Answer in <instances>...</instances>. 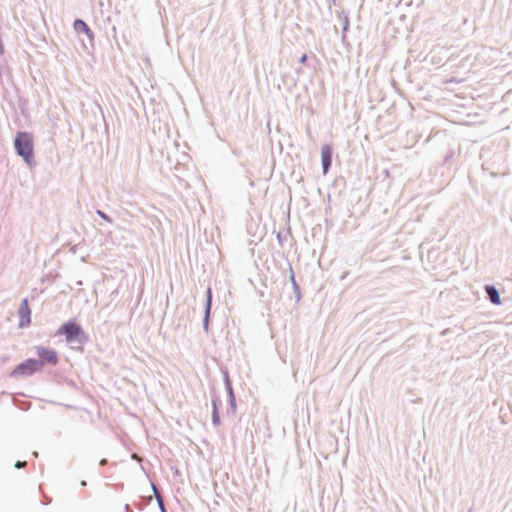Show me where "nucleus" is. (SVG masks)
I'll return each instance as SVG.
<instances>
[{
	"mask_svg": "<svg viewBox=\"0 0 512 512\" xmlns=\"http://www.w3.org/2000/svg\"><path fill=\"white\" fill-rule=\"evenodd\" d=\"M15 149L17 154L21 156L24 161L31 165L33 162V138L32 135L26 132H19L15 138Z\"/></svg>",
	"mask_w": 512,
	"mask_h": 512,
	"instance_id": "f257e3e1",
	"label": "nucleus"
},
{
	"mask_svg": "<svg viewBox=\"0 0 512 512\" xmlns=\"http://www.w3.org/2000/svg\"><path fill=\"white\" fill-rule=\"evenodd\" d=\"M57 334L64 335L68 343H71L75 340L79 342H83L86 340V336L83 329L75 320H71L64 323L57 330Z\"/></svg>",
	"mask_w": 512,
	"mask_h": 512,
	"instance_id": "f03ea898",
	"label": "nucleus"
},
{
	"mask_svg": "<svg viewBox=\"0 0 512 512\" xmlns=\"http://www.w3.org/2000/svg\"><path fill=\"white\" fill-rule=\"evenodd\" d=\"M41 370V363H38L36 359H27L24 362L17 365L13 371L11 372V376L18 377H26L30 376Z\"/></svg>",
	"mask_w": 512,
	"mask_h": 512,
	"instance_id": "7ed1b4c3",
	"label": "nucleus"
},
{
	"mask_svg": "<svg viewBox=\"0 0 512 512\" xmlns=\"http://www.w3.org/2000/svg\"><path fill=\"white\" fill-rule=\"evenodd\" d=\"M36 353L39 357L37 362L41 363V369L44 365L55 366L58 363L57 353L53 349L38 346L36 347Z\"/></svg>",
	"mask_w": 512,
	"mask_h": 512,
	"instance_id": "20e7f679",
	"label": "nucleus"
},
{
	"mask_svg": "<svg viewBox=\"0 0 512 512\" xmlns=\"http://www.w3.org/2000/svg\"><path fill=\"white\" fill-rule=\"evenodd\" d=\"M18 317H19V327L24 328L31 324V309L29 307L28 300L25 298L22 300L19 309H18Z\"/></svg>",
	"mask_w": 512,
	"mask_h": 512,
	"instance_id": "39448f33",
	"label": "nucleus"
},
{
	"mask_svg": "<svg viewBox=\"0 0 512 512\" xmlns=\"http://www.w3.org/2000/svg\"><path fill=\"white\" fill-rule=\"evenodd\" d=\"M321 160H322V166H323V173L327 174L331 162H332V148L330 145L325 144L321 148Z\"/></svg>",
	"mask_w": 512,
	"mask_h": 512,
	"instance_id": "423d86ee",
	"label": "nucleus"
},
{
	"mask_svg": "<svg viewBox=\"0 0 512 512\" xmlns=\"http://www.w3.org/2000/svg\"><path fill=\"white\" fill-rule=\"evenodd\" d=\"M73 26L76 31L83 32L89 37V39H91V40L93 39L94 34H93L92 30L88 27V25L83 20H81V19L75 20Z\"/></svg>",
	"mask_w": 512,
	"mask_h": 512,
	"instance_id": "0eeeda50",
	"label": "nucleus"
},
{
	"mask_svg": "<svg viewBox=\"0 0 512 512\" xmlns=\"http://www.w3.org/2000/svg\"><path fill=\"white\" fill-rule=\"evenodd\" d=\"M485 290H486V292H487V294L489 296L490 301L493 304L499 305L501 303V299H500L499 293H498V291L496 290L495 287H493V286H486Z\"/></svg>",
	"mask_w": 512,
	"mask_h": 512,
	"instance_id": "6e6552de",
	"label": "nucleus"
},
{
	"mask_svg": "<svg viewBox=\"0 0 512 512\" xmlns=\"http://www.w3.org/2000/svg\"><path fill=\"white\" fill-rule=\"evenodd\" d=\"M211 299H212L211 289L208 288V290H207V307H206V314L207 315L209 314V311H210V308H211Z\"/></svg>",
	"mask_w": 512,
	"mask_h": 512,
	"instance_id": "1a4fd4ad",
	"label": "nucleus"
},
{
	"mask_svg": "<svg viewBox=\"0 0 512 512\" xmlns=\"http://www.w3.org/2000/svg\"><path fill=\"white\" fill-rule=\"evenodd\" d=\"M213 422L216 424L219 422V418H218V415L217 413L215 412L214 415H213Z\"/></svg>",
	"mask_w": 512,
	"mask_h": 512,
	"instance_id": "9d476101",
	"label": "nucleus"
},
{
	"mask_svg": "<svg viewBox=\"0 0 512 512\" xmlns=\"http://www.w3.org/2000/svg\"><path fill=\"white\" fill-rule=\"evenodd\" d=\"M25 465H26V462H17L15 466L17 468H21V467H24Z\"/></svg>",
	"mask_w": 512,
	"mask_h": 512,
	"instance_id": "9b49d317",
	"label": "nucleus"
},
{
	"mask_svg": "<svg viewBox=\"0 0 512 512\" xmlns=\"http://www.w3.org/2000/svg\"><path fill=\"white\" fill-rule=\"evenodd\" d=\"M306 60H307V56H306V55H303V56L301 57V59H300V62H301L302 64H304V63L306 62Z\"/></svg>",
	"mask_w": 512,
	"mask_h": 512,
	"instance_id": "f8f14e48",
	"label": "nucleus"
},
{
	"mask_svg": "<svg viewBox=\"0 0 512 512\" xmlns=\"http://www.w3.org/2000/svg\"><path fill=\"white\" fill-rule=\"evenodd\" d=\"M106 463H107V460H106V459H102V460L100 461V464H101V465H105Z\"/></svg>",
	"mask_w": 512,
	"mask_h": 512,
	"instance_id": "ddd939ff",
	"label": "nucleus"
}]
</instances>
